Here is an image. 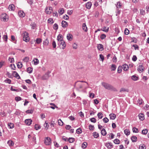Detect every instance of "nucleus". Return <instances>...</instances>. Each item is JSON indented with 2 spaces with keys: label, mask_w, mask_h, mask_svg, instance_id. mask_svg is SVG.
<instances>
[{
  "label": "nucleus",
  "mask_w": 149,
  "mask_h": 149,
  "mask_svg": "<svg viewBox=\"0 0 149 149\" xmlns=\"http://www.w3.org/2000/svg\"><path fill=\"white\" fill-rule=\"evenodd\" d=\"M1 20L4 22H6L8 20V16L6 13L2 14L1 16Z\"/></svg>",
  "instance_id": "4"
},
{
  "label": "nucleus",
  "mask_w": 149,
  "mask_h": 149,
  "mask_svg": "<svg viewBox=\"0 0 149 149\" xmlns=\"http://www.w3.org/2000/svg\"><path fill=\"white\" fill-rule=\"evenodd\" d=\"M29 40L28 33L26 32H25L23 33V40L25 42H27L29 41Z\"/></svg>",
  "instance_id": "3"
},
{
  "label": "nucleus",
  "mask_w": 149,
  "mask_h": 149,
  "mask_svg": "<svg viewBox=\"0 0 149 149\" xmlns=\"http://www.w3.org/2000/svg\"><path fill=\"white\" fill-rule=\"evenodd\" d=\"M52 11V8L51 7H47L45 9V12L47 14H50Z\"/></svg>",
  "instance_id": "6"
},
{
  "label": "nucleus",
  "mask_w": 149,
  "mask_h": 149,
  "mask_svg": "<svg viewBox=\"0 0 149 149\" xmlns=\"http://www.w3.org/2000/svg\"><path fill=\"white\" fill-rule=\"evenodd\" d=\"M50 72H48L42 77V79L43 80H46L49 77V74Z\"/></svg>",
  "instance_id": "7"
},
{
  "label": "nucleus",
  "mask_w": 149,
  "mask_h": 149,
  "mask_svg": "<svg viewBox=\"0 0 149 149\" xmlns=\"http://www.w3.org/2000/svg\"><path fill=\"white\" fill-rule=\"evenodd\" d=\"M131 140L133 142H135L137 140V137L136 136H132L131 138Z\"/></svg>",
  "instance_id": "27"
},
{
  "label": "nucleus",
  "mask_w": 149,
  "mask_h": 149,
  "mask_svg": "<svg viewBox=\"0 0 149 149\" xmlns=\"http://www.w3.org/2000/svg\"><path fill=\"white\" fill-rule=\"evenodd\" d=\"M131 79L134 81H137L138 79V77L134 75L132 76Z\"/></svg>",
  "instance_id": "30"
},
{
  "label": "nucleus",
  "mask_w": 149,
  "mask_h": 149,
  "mask_svg": "<svg viewBox=\"0 0 149 149\" xmlns=\"http://www.w3.org/2000/svg\"><path fill=\"white\" fill-rule=\"evenodd\" d=\"M138 116L139 119L141 120H143L144 119V115L143 113H140L139 114Z\"/></svg>",
  "instance_id": "20"
},
{
  "label": "nucleus",
  "mask_w": 149,
  "mask_h": 149,
  "mask_svg": "<svg viewBox=\"0 0 149 149\" xmlns=\"http://www.w3.org/2000/svg\"><path fill=\"white\" fill-rule=\"evenodd\" d=\"M113 142L116 144H119L120 143V141L118 139H116L114 140Z\"/></svg>",
  "instance_id": "45"
},
{
  "label": "nucleus",
  "mask_w": 149,
  "mask_h": 149,
  "mask_svg": "<svg viewBox=\"0 0 149 149\" xmlns=\"http://www.w3.org/2000/svg\"><path fill=\"white\" fill-rule=\"evenodd\" d=\"M97 48L100 51H102L103 50V45L101 44H99L97 45Z\"/></svg>",
  "instance_id": "16"
},
{
  "label": "nucleus",
  "mask_w": 149,
  "mask_h": 149,
  "mask_svg": "<svg viewBox=\"0 0 149 149\" xmlns=\"http://www.w3.org/2000/svg\"><path fill=\"white\" fill-rule=\"evenodd\" d=\"M67 141H69L70 143H72L74 142V139L73 138H70L69 139H68Z\"/></svg>",
  "instance_id": "40"
},
{
  "label": "nucleus",
  "mask_w": 149,
  "mask_h": 149,
  "mask_svg": "<svg viewBox=\"0 0 149 149\" xmlns=\"http://www.w3.org/2000/svg\"><path fill=\"white\" fill-rule=\"evenodd\" d=\"M116 66L114 64H112L111 67V71H114L116 69Z\"/></svg>",
  "instance_id": "28"
},
{
  "label": "nucleus",
  "mask_w": 149,
  "mask_h": 149,
  "mask_svg": "<svg viewBox=\"0 0 149 149\" xmlns=\"http://www.w3.org/2000/svg\"><path fill=\"white\" fill-rule=\"evenodd\" d=\"M105 145L109 149H111L113 147L112 144L111 142L106 143L105 144Z\"/></svg>",
  "instance_id": "8"
},
{
  "label": "nucleus",
  "mask_w": 149,
  "mask_h": 149,
  "mask_svg": "<svg viewBox=\"0 0 149 149\" xmlns=\"http://www.w3.org/2000/svg\"><path fill=\"white\" fill-rule=\"evenodd\" d=\"M58 25L56 24H55L53 26L54 29L55 30H57L58 29Z\"/></svg>",
  "instance_id": "57"
},
{
  "label": "nucleus",
  "mask_w": 149,
  "mask_h": 149,
  "mask_svg": "<svg viewBox=\"0 0 149 149\" xmlns=\"http://www.w3.org/2000/svg\"><path fill=\"white\" fill-rule=\"evenodd\" d=\"M45 143L46 145H49L51 143V140L50 138L46 137L45 140Z\"/></svg>",
  "instance_id": "5"
},
{
  "label": "nucleus",
  "mask_w": 149,
  "mask_h": 149,
  "mask_svg": "<svg viewBox=\"0 0 149 149\" xmlns=\"http://www.w3.org/2000/svg\"><path fill=\"white\" fill-rule=\"evenodd\" d=\"M9 61L10 63H12L14 61V59L13 58H8Z\"/></svg>",
  "instance_id": "63"
},
{
  "label": "nucleus",
  "mask_w": 149,
  "mask_h": 149,
  "mask_svg": "<svg viewBox=\"0 0 149 149\" xmlns=\"http://www.w3.org/2000/svg\"><path fill=\"white\" fill-rule=\"evenodd\" d=\"M77 133L78 134H80L82 132V130L81 128H79L76 130Z\"/></svg>",
  "instance_id": "44"
},
{
  "label": "nucleus",
  "mask_w": 149,
  "mask_h": 149,
  "mask_svg": "<svg viewBox=\"0 0 149 149\" xmlns=\"http://www.w3.org/2000/svg\"><path fill=\"white\" fill-rule=\"evenodd\" d=\"M124 132L125 134L126 135H129L130 133L129 130L127 129L124 130Z\"/></svg>",
  "instance_id": "31"
},
{
  "label": "nucleus",
  "mask_w": 149,
  "mask_h": 149,
  "mask_svg": "<svg viewBox=\"0 0 149 149\" xmlns=\"http://www.w3.org/2000/svg\"><path fill=\"white\" fill-rule=\"evenodd\" d=\"M122 68V67L120 66L119 67L118 69V72L120 73L121 72Z\"/></svg>",
  "instance_id": "54"
},
{
  "label": "nucleus",
  "mask_w": 149,
  "mask_h": 149,
  "mask_svg": "<svg viewBox=\"0 0 149 149\" xmlns=\"http://www.w3.org/2000/svg\"><path fill=\"white\" fill-rule=\"evenodd\" d=\"M101 134L103 136L107 134L106 130L104 129L101 130Z\"/></svg>",
  "instance_id": "33"
},
{
  "label": "nucleus",
  "mask_w": 149,
  "mask_h": 149,
  "mask_svg": "<svg viewBox=\"0 0 149 149\" xmlns=\"http://www.w3.org/2000/svg\"><path fill=\"white\" fill-rule=\"evenodd\" d=\"M32 120L31 119H27L25 120V123L27 125H29L31 123Z\"/></svg>",
  "instance_id": "10"
},
{
  "label": "nucleus",
  "mask_w": 149,
  "mask_h": 149,
  "mask_svg": "<svg viewBox=\"0 0 149 149\" xmlns=\"http://www.w3.org/2000/svg\"><path fill=\"white\" fill-rule=\"evenodd\" d=\"M121 6V3L119 1L117 2L116 5V7L117 8H120Z\"/></svg>",
  "instance_id": "37"
},
{
  "label": "nucleus",
  "mask_w": 149,
  "mask_h": 149,
  "mask_svg": "<svg viewBox=\"0 0 149 149\" xmlns=\"http://www.w3.org/2000/svg\"><path fill=\"white\" fill-rule=\"evenodd\" d=\"M125 34L126 35H127L129 33V31L127 29H125L124 31Z\"/></svg>",
  "instance_id": "53"
},
{
  "label": "nucleus",
  "mask_w": 149,
  "mask_h": 149,
  "mask_svg": "<svg viewBox=\"0 0 149 149\" xmlns=\"http://www.w3.org/2000/svg\"><path fill=\"white\" fill-rule=\"evenodd\" d=\"M58 45H62L63 47L62 48L63 49H64L66 46V44L64 41L63 40L58 43Z\"/></svg>",
  "instance_id": "11"
},
{
  "label": "nucleus",
  "mask_w": 149,
  "mask_h": 149,
  "mask_svg": "<svg viewBox=\"0 0 149 149\" xmlns=\"http://www.w3.org/2000/svg\"><path fill=\"white\" fill-rule=\"evenodd\" d=\"M57 39L58 42L63 41V39L62 38V36L61 35L59 34L58 36Z\"/></svg>",
  "instance_id": "15"
},
{
  "label": "nucleus",
  "mask_w": 149,
  "mask_h": 149,
  "mask_svg": "<svg viewBox=\"0 0 149 149\" xmlns=\"http://www.w3.org/2000/svg\"><path fill=\"white\" fill-rule=\"evenodd\" d=\"M77 45L75 43H74L72 45V47L73 49H76L77 48Z\"/></svg>",
  "instance_id": "61"
},
{
  "label": "nucleus",
  "mask_w": 149,
  "mask_h": 149,
  "mask_svg": "<svg viewBox=\"0 0 149 149\" xmlns=\"http://www.w3.org/2000/svg\"><path fill=\"white\" fill-rule=\"evenodd\" d=\"M109 28L108 27L104 26L102 30L103 31H104L106 32H107L109 31Z\"/></svg>",
  "instance_id": "29"
},
{
  "label": "nucleus",
  "mask_w": 149,
  "mask_h": 149,
  "mask_svg": "<svg viewBox=\"0 0 149 149\" xmlns=\"http://www.w3.org/2000/svg\"><path fill=\"white\" fill-rule=\"evenodd\" d=\"M102 85L105 88L107 89L114 91H117V89L116 88L109 84L104 82H103L102 83Z\"/></svg>",
  "instance_id": "2"
},
{
  "label": "nucleus",
  "mask_w": 149,
  "mask_h": 149,
  "mask_svg": "<svg viewBox=\"0 0 149 149\" xmlns=\"http://www.w3.org/2000/svg\"><path fill=\"white\" fill-rule=\"evenodd\" d=\"M100 58L101 59V60L103 62L104 59V56L102 54H100L99 55Z\"/></svg>",
  "instance_id": "47"
},
{
  "label": "nucleus",
  "mask_w": 149,
  "mask_h": 149,
  "mask_svg": "<svg viewBox=\"0 0 149 149\" xmlns=\"http://www.w3.org/2000/svg\"><path fill=\"white\" fill-rule=\"evenodd\" d=\"M27 70L28 72L31 73L32 72L33 69L30 67H29L27 68Z\"/></svg>",
  "instance_id": "35"
},
{
  "label": "nucleus",
  "mask_w": 149,
  "mask_h": 149,
  "mask_svg": "<svg viewBox=\"0 0 149 149\" xmlns=\"http://www.w3.org/2000/svg\"><path fill=\"white\" fill-rule=\"evenodd\" d=\"M92 4L91 2H88L86 5V7L88 9H89L91 8V6Z\"/></svg>",
  "instance_id": "24"
},
{
  "label": "nucleus",
  "mask_w": 149,
  "mask_h": 149,
  "mask_svg": "<svg viewBox=\"0 0 149 149\" xmlns=\"http://www.w3.org/2000/svg\"><path fill=\"white\" fill-rule=\"evenodd\" d=\"M106 37V36L105 34H101L100 36V38L101 39L103 40Z\"/></svg>",
  "instance_id": "52"
},
{
  "label": "nucleus",
  "mask_w": 149,
  "mask_h": 149,
  "mask_svg": "<svg viewBox=\"0 0 149 149\" xmlns=\"http://www.w3.org/2000/svg\"><path fill=\"white\" fill-rule=\"evenodd\" d=\"M44 125L46 130H47L48 129V127H49L48 123H46V122H45Z\"/></svg>",
  "instance_id": "60"
},
{
  "label": "nucleus",
  "mask_w": 149,
  "mask_h": 149,
  "mask_svg": "<svg viewBox=\"0 0 149 149\" xmlns=\"http://www.w3.org/2000/svg\"><path fill=\"white\" fill-rule=\"evenodd\" d=\"M64 12V11L63 9V8L60 9L58 11V13L59 14H60L61 15Z\"/></svg>",
  "instance_id": "48"
},
{
  "label": "nucleus",
  "mask_w": 149,
  "mask_h": 149,
  "mask_svg": "<svg viewBox=\"0 0 149 149\" xmlns=\"http://www.w3.org/2000/svg\"><path fill=\"white\" fill-rule=\"evenodd\" d=\"M67 39L69 40H71L72 39V36L71 34H68L67 36Z\"/></svg>",
  "instance_id": "18"
},
{
  "label": "nucleus",
  "mask_w": 149,
  "mask_h": 149,
  "mask_svg": "<svg viewBox=\"0 0 149 149\" xmlns=\"http://www.w3.org/2000/svg\"><path fill=\"white\" fill-rule=\"evenodd\" d=\"M42 39L40 38H37L36 40V43L39 44L42 42Z\"/></svg>",
  "instance_id": "34"
},
{
  "label": "nucleus",
  "mask_w": 149,
  "mask_h": 149,
  "mask_svg": "<svg viewBox=\"0 0 149 149\" xmlns=\"http://www.w3.org/2000/svg\"><path fill=\"white\" fill-rule=\"evenodd\" d=\"M97 116L100 119L102 118L103 117V115L102 113L99 112L97 114Z\"/></svg>",
  "instance_id": "42"
},
{
  "label": "nucleus",
  "mask_w": 149,
  "mask_h": 149,
  "mask_svg": "<svg viewBox=\"0 0 149 149\" xmlns=\"http://www.w3.org/2000/svg\"><path fill=\"white\" fill-rule=\"evenodd\" d=\"M132 130L134 132L137 133L139 132L138 129L135 127H134L132 129Z\"/></svg>",
  "instance_id": "41"
},
{
  "label": "nucleus",
  "mask_w": 149,
  "mask_h": 149,
  "mask_svg": "<svg viewBox=\"0 0 149 149\" xmlns=\"http://www.w3.org/2000/svg\"><path fill=\"white\" fill-rule=\"evenodd\" d=\"M35 128L36 130H38L40 128V127L38 125L36 124L35 125Z\"/></svg>",
  "instance_id": "46"
},
{
  "label": "nucleus",
  "mask_w": 149,
  "mask_h": 149,
  "mask_svg": "<svg viewBox=\"0 0 149 149\" xmlns=\"http://www.w3.org/2000/svg\"><path fill=\"white\" fill-rule=\"evenodd\" d=\"M62 26L63 28L66 27L68 25V23L65 21H63L61 23Z\"/></svg>",
  "instance_id": "13"
},
{
  "label": "nucleus",
  "mask_w": 149,
  "mask_h": 149,
  "mask_svg": "<svg viewBox=\"0 0 149 149\" xmlns=\"http://www.w3.org/2000/svg\"><path fill=\"white\" fill-rule=\"evenodd\" d=\"M3 38L4 41H5L6 42L7 41L8 37L7 35H3Z\"/></svg>",
  "instance_id": "55"
},
{
  "label": "nucleus",
  "mask_w": 149,
  "mask_h": 149,
  "mask_svg": "<svg viewBox=\"0 0 149 149\" xmlns=\"http://www.w3.org/2000/svg\"><path fill=\"white\" fill-rule=\"evenodd\" d=\"M13 76L16 78L17 79H19L20 78V77L19 75L15 71H13Z\"/></svg>",
  "instance_id": "12"
},
{
  "label": "nucleus",
  "mask_w": 149,
  "mask_h": 149,
  "mask_svg": "<svg viewBox=\"0 0 149 149\" xmlns=\"http://www.w3.org/2000/svg\"><path fill=\"white\" fill-rule=\"evenodd\" d=\"M93 135L94 137L95 138H97L99 136L98 134L96 132H94L93 133Z\"/></svg>",
  "instance_id": "38"
},
{
  "label": "nucleus",
  "mask_w": 149,
  "mask_h": 149,
  "mask_svg": "<svg viewBox=\"0 0 149 149\" xmlns=\"http://www.w3.org/2000/svg\"><path fill=\"white\" fill-rule=\"evenodd\" d=\"M22 64L20 62H18L17 64V66L18 68H20L22 67Z\"/></svg>",
  "instance_id": "49"
},
{
  "label": "nucleus",
  "mask_w": 149,
  "mask_h": 149,
  "mask_svg": "<svg viewBox=\"0 0 149 149\" xmlns=\"http://www.w3.org/2000/svg\"><path fill=\"white\" fill-rule=\"evenodd\" d=\"M8 8L10 10H13L15 9V6L13 4H12L9 6Z\"/></svg>",
  "instance_id": "23"
},
{
  "label": "nucleus",
  "mask_w": 149,
  "mask_h": 149,
  "mask_svg": "<svg viewBox=\"0 0 149 149\" xmlns=\"http://www.w3.org/2000/svg\"><path fill=\"white\" fill-rule=\"evenodd\" d=\"M8 127L10 129H12L14 127V125L13 123H9L8 124Z\"/></svg>",
  "instance_id": "26"
},
{
  "label": "nucleus",
  "mask_w": 149,
  "mask_h": 149,
  "mask_svg": "<svg viewBox=\"0 0 149 149\" xmlns=\"http://www.w3.org/2000/svg\"><path fill=\"white\" fill-rule=\"evenodd\" d=\"M144 68V67L142 65H139L137 69L138 70L139 72H142L143 71Z\"/></svg>",
  "instance_id": "9"
},
{
  "label": "nucleus",
  "mask_w": 149,
  "mask_h": 149,
  "mask_svg": "<svg viewBox=\"0 0 149 149\" xmlns=\"http://www.w3.org/2000/svg\"><path fill=\"white\" fill-rule=\"evenodd\" d=\"M87 144L86 142H84L82 145V147L83 148H85L87 147Z\"/></svg>",
  "instance_id": "39"
},
{
  "label": "nucleus",
  "mask_w": 149,
  "mask_h": 149,
  "mask_svg": "<svg viewBox=\"0 0 149 149\" xmlns=\"http://www.w3.org/2000/svg\"><path fill=\"white\" fill-rule=\"evenodd\" d=\"M139 149H145L146 147H145V145H144V144L140 145L139 146Z\"/></svg>",
  "instance_id": "43"
},
{
  "label": "nucleus",
  "mask_w": 149,
  "mask_h": 149,
  "mask_svg": "<svg viewBox=\"0 0 149 149\" xmlns=\"http://www.w3.org/2000/svg\"><path fill=\"white\" fill-rule=\"evenodd\" d=\"M58 125L61 126L63 124V122L61 119L58 120Z\"/></svg>",
  "instance_id": "50"
},
{
  "label": "nucleus",
  "mask_w": 149,
  "mask_h": 149,
  "mask_svg": "<svg viewBox=\"0 0 149 149\" xmlns=\"http://www.w3.org/2000/svg\"><path fill=\"white\" fill-rule=\"evenodd\" d=\"M33 61L34 62V64L35 65H36L39 63V61L38 59L37 58H34L33 60Z\"/></svg>",
  "instance_id": "19"
},
{
  "label": "nucleus",
  "mask_w": 149,
  "mask_h": 149,
  "mask_svg": "<svg viewBox=\"0 0 149 149\" xmlns=\"http://www.w3.org/2000/svg\"><path fill=\"white\" fill-rule=\"evenodd\" d=\"M122 68L124 71H126L128 70L129 67L127 65L124 64L123 65Z\"/></svg>",
  "instance_id": "21"
},
{
  "label": "nucleus",
  "mask_w": 149,
  "mask_h": 149,
  "mask_svg": "<svg viewBox=\"0 0 149 149\" xmlns=\"http://www.w3.org/2000/svg\"><path fill=\"white\" fill-rule=\"evenodd\" d=\"M82 28L83 30L85 32L87 31V28L85 23H83L82 24Z\"/></svg>",
  "instance_id": "22"
},
{
  "label": "nucleus",
  "mask_w": 149,
  "mask_h": 149,
  "mask_svg": "<svg viewBox=\"0 0 149 149\" xmlns=\"http://www.w3.org/2000/svg\"><path fill=\"white\" fill-rule=\"evenodd\" d=\"M90 120L92 122L94 123H95L96 122V119L94 118H91L90 119Z\"/></svg>",
  "instance_id": "62"
},
{
  "label": "nucleus",
  "mask_w": 149,
  "mask_h": 149,
  "mask_svg": "<svg viewBox=\"0 0 149 149\" xmlns=\"http://www.w3.org/2000/svg\"><path fill=\"white\" fill-rule=\"evenodd\" d=\"M15 100L17 101H18L21 100V98L20 97H15Z\"/></svg>",
  "instance_id": "58"
},
{
  "label": "nucleus",
  "mask_w": 149,
  "mask_h": 149,
  "mask_svg": "<svg viewBox=\"0 0 149 149\" xmlns=\"http://www.w3.org/2000/svg\"><path fill=\"white\" fill-rule=\"evenodd\" d=\"M18 15L20 17H24L25 15V14L22 11H20L18 12Z\"/></svg>",
  "instance_id": "14"
},
{
  "label": "nucleus",
  "mask_w": 149,
  "mask_h": 149,
  "mask_svg": "<svg viewBox=\"0 0 149 149\" xmlns=\"http://www.w3.org/2000/svg\"><path fill=\"white\" fill-rule=\"evenodd\" d=\"M49 41L47 39H46L45 40L43 41V44L44 45L47 46L49 44Z\"/></svg>",
  "instance_id": "32"
},
{
  "label": "nucleus",
  "mask_w": 149,
  "mask_h": 149,
  "mask_svg": "<svg viewBox=\"0 0 149 149\" xmlns=\"http://www.w3.org/2000/svg\"><path fill=\"white\" fill-rule=\"evenodd\" d=\"M82 82L86 83L87 85L88 83L86 81H78L76 82L74 85V87L76 88L77 90L79 91L80 89H82L84 87L85 85Z\"/></svg>",
  "instance_id": "1"
},
{
  "label": "nucleus",
  "mask_w": 149,
  "mask_h": 149,
  "mask_svg": "<svg viewBox=\"0 0 149 149\" xmlns=\"http://www.w3.org/2000/svg\"><path fill=\"white\" fill-rule=\"evenodd\" d=\"M33 111L32 110H27L26 111V112L27 113H30L32 114L33 113Z\"/></svg>",
  "instance_id": "59"
},
{
  "label": "nucleus",
  "mask_w": 149,
  "mask_h": 149,
  "mask_svg": "<svg viewBox=\"0 0 149 149\" xmlns=\"http://www.w3.org/2000/svg\"><path fill=\"white\" fill-rule=\"evenodd\" d=\"M7 143L10 146H13L14 145L13 142L11 140H9L7 142Z\"/></svg>",
  "instance_id": "25"
},
{
  "label": "nucleus",
  "mask_w": 149,
  "mask_h": 149,
  "mask_svg": "<svg viewBox=\"0 0 149 149\" xmlns=\"http://www.w3.org/2000/svg\"><path fill=\"white\" fill-rule=\"evenodd\" d=\"M137 58L136 56L135 55L133 56L132 58V60L133 61H135L137 60Z\"/></svg>",
  "instance_id": "64"
},
{
  "label": "nucleus",
  "mask_w": 149,
  "mask_h": 149,
  "mask_svg": "<svg viewBox=\"0 0 149 149\" xmlns=\"http://www.w3.org/2000/svg\"><path fill=\"white\" fill-rule=\"evenodd\" d=\"M29 60V58L28 57L26 56L23 59V61L24 62H28Z\"/></svg>",
  "instance_id": "36"
},
{
  "label": "nucleus",
  "mask_w": 149,
  "mask_h": 149,
  "mask_svg": "<svg viewBox=\"0 0 149 149\" xmlns=\"http://www.w3.org/2000/svg\"><path fill=\"white\" fill-rule=\"evenodd\" d=\"M103 120L104 122L105 123H107L109 121V119L106 117L104 118Z\"/></svg>",
  "instance_id": "56"
},
{
  "label": "nucleus",
  "mask_w": 149,
  "mask_h": 149,
  "mask_svg": "<svg viewBox=\"0 0 149 149\" xmlns=\"http://www.w3.org/2000/svg\"><path fill=\"white\" fill-rule=\"evenodd\" d=\"M148 132V130L147 129L143 130L142 131V133L143 134H146Z\"/></svg>",
  "instance_id": "51"
},
{
  "label": "nucleus",
  "mask_w": 149,
  "mask_h": 149,
  "mask_svg": "<svg viewBox=\"0 0 149 149\" xmlns=\"http://www.w3.org/2000/svg\"><path fill=\"white\" fill-rule=\"evenodd\" d=\"M109 116H110V119L112 120H114L116 117V115L113 113L110 114Z\"/></svg>",
  "instance_id": "17"
}]
</instances>
